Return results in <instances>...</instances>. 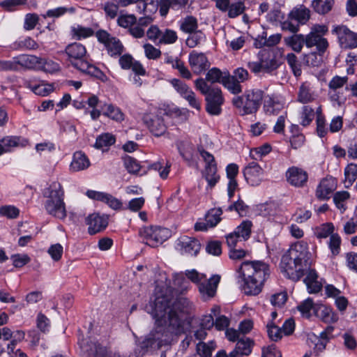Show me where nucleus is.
Masks as SVG:
<instances>
[{
  "mask_svg": "<svg viewBox=\"0 0 357 357\" xmlns=\"http://www.w3.org/2000/svg\"><path fill=\"white\" fill-rule=\"evenodd\" d=\"M260 214L276 223L283 224L287 221V219L283 216L282 210L277 204L273 202L261 206Z\"/></svg>",
  "mask_w": 357,
  "mask_h": 357,
  "instance_id": "obj_18",
  "label": "nucleus"
},
{
  "mask_svg": "<svg viewBox=\"0 0 357 357\" xmlns=\"http://www.w3.org/2000/svg\"><path fill=\"white\" fill-rule=\"evenodd\" d=\"M245 10V0H238L236 2L230 3L227 15L230 18H235L243 13Z\"/></svg>",
  "mask_w": 357,
  "mask_h": 357,
  "instance_id": "obj_48",
  "label": "nucleus"
},
{
  "mask_svg": "<svg viewBox=\"0 0 357 357\" xmlns=\"http://www.w3.org/2000/svg\"><path fill=\"white\" fill-rule=\"evenodd\" d=\"M311 253L308 245L303 241L291 245L282 257L280 268L287 277L292 280H299L311 266Z\"/></svg>",
  "mask_w": 357,
  "mask_h": 357,
  "instance_id": "obj_2",
  "label": "nucleus"
},
{
  "mask_svg": "<svg viewBox=\"0 0 357 357\" xmlns=\"http://www.w3.org/2000/svg\"><path fill=\"white\" fill-rule=\"evenodd\" d=\"M331 32L336 36L342 49L357 48V33L350 30L346 25H334Z\"/></svg>",
  "mask_w": 357,
  "mask_h": 357,
  "instance_id": "obj_10",
  "label": "nucleus"
},
{
  "mask_svg": "<svg viewBox=\"0 0 357 357\" xmlns=\"http://www.w3.org/2000/svg\"><path fill=\"white\" fill-rule=\"evenodd\" d=\"M264 98V92L259 89L247 91L242 96H236L232 100L233 105L237 108H242L243 114L256 112Z\"/></svg>",
  "mask_w": 357,
  "mask_h": 357,
  "instance_id": "obj_7",
  "label": "nucleus"
},
{
  "mask_svg": "<svg viewBox=\"0 0 357 357\" xmlns=\"http://www.w3.org/2000/svg\"><path fill=\"white\" fill-rule=\"evenodd\" d=\"M285 44L296 52H301L305 44V38L303 34H294L284 38Z\"/></svg>",
  "mask_w": 357,
  "mask_h": 357,
  "instance_id": "obj_34",
  "label": "nucleus"
},
{
  "mask_svg": "<svg viewBox=\"0 0 357 357\" xmlns=\"http://www.w3.org/2000/svg\"><path fill=\"white\" fill-rule=\"evenodd\" d=\"M40 57L31 54H20L15 56L17 70L20 68L25 69H38L40 66Z\"/></svg>",
  "mask_w": 357,
  "mask_h": 357,
  "instance_id": "obj_27",
  "label": "nucleus"
},
{
  "mask_svg": "<svg viewBox=\"0 0 357 357\" xmlns=\"http://www.w3.org/2000/svg\"><path fill=\"white\" fill-rule=\"evenodd\" d=\"M43 195L45 200L64 199L65 192L61 184L58 181L52 182L43 190Z\"/></svg>",
  "mask_w": 357,
  "mask_h": 357,
  "instance_id": "obj_28",
  "label": "nucleus"
},
{
  "mask_svg": "<svg viewBox=\"0 0 357 357\" xmlns=\"http://www.w3.org/2000/svg\"><path fill=\"white\" fill-rule=\"evenodd\" d=\"M341 238L337 234H332L328 242L329 248L333 255L339 254L340 250Z\"/></svg>",
  "mask_w": 357,
  "mask_h": 357,
  "instance_id": "obj_63",
  "label": "nucleus"
},
{
  "mask_svg": "<svg viewBox=\"0 0 357 357\" xmlns=\"http://www.w3.org/2000/svg\"><path fill=\"white\" fill-rule=\"evenodd\" d=\"M181 29L188 33H191L197 31V20L193 16H187L181 23Z\"/></svg>",
  "mask_w": 357,
  "mask_h": 357,
  "instance_id": "obj_47",
  "label": "nucleus"
},
{
  "mask_svg": "<svg viewBox=\"0 0 357 357\" xmlns=\"http://www.w3.org/2000/svg\"><path fill=\"white\" fill-rule=\"evenodd\" d=\"M90 166L88 157L82 151H76L73 156L70 165L72 172H79L87 169Z\"/></svg>",
  "mask_w": 357,
  "mask_h": 357,
  "instance_id": "obj_30",
  "label": "nucleus"
},
{
  "mask_svg": "<svg viewBox=\"0 0 357 357\" xmlns=\"http://www.w3.org/2000/svg\"><path fill=\"white\" fill-rule=\"evenodd\" d=\"M222 211L220 208L210 209L205 215V221L197 222L195 225L196 231H205L208 228L215 227L222 220Z\"/></svg>",
  "mask_w": 357,
  "mask_h": 357,
  "instance_id": "obj_15",
  "label": "nucleus"
},
{
  "mask_svg": "<svg viewBox=\"0 0 357 357\" xmlns=\"http://www.w3.org/2000/svg\"><path fill=\"white\" fill-rule=\"evenodd\" d=\"M304 38L305 46L309 48L316 46L319 56H322L328 47L327 39L316 31H310L308 34L304 35Z\"/></svg>",
  "mask_w": 357,
  "mask_h": 357,
  "instance_id": "obj_21",
  "label": "nucleus"
},
{
  "mask_svg": "<svg viewBox=\"0 0 357 357\" xmlns=\"http://www.w3.org/2000/svg\"><path fill=\"white\" fill-rule=\"evenodd\" d=\"M192 304L185 297L175 299L166 295L155 298L151 314L155 328L140 343L142 349H160L167 344L172 334L183 331V320L191 313Z\"/></svg>",
  "mask_w": 357,
  "mask_h": 357,
  "instance_id": "obj_1",
  "label": "nucleus"
},
{
  "mask_svg": "<svg viewBox=\"0 0 357 357\" xmlns=\"http://www.w3.org/2000/svg\"><path fill=\"white\" fill-rule=\"evenodd\" d=\"M38 69L49 73H54L60 70V66L58 63L51 60L40 58V66Z\"/></svg>",
  "mask_w": 357,
  "mask_h": 357,
  "instance_id": "obj_53",
  "label": "nucleus"
},
{
  "mask_svg": "<svg viewBox=\"0 0 357 357\" xmlns=\"http://www.w3.org/2000/svg\"><path fill=\"white\" fill-rule=\"evenodd\" d=\"M123 163L126 169L130 174H137L140 170V165L137 160L129 155L123 158Z\"/></svg>",
  "mask_w": 357,
  "mask_h": 357,
  "instance_id": "obj_55",
  "label": "nucleus"
},
{
  "mask_svg": "<svg viewBox=\"0 0 357 357\" xmlns=\"http://www.w3.org/2000/svg\"><path fill=\"white\" fill-rule=\"evenodd\" d=\"M44 208L46 212L60 220H64L67 216V211L64 199L45 200Z\"/></svg>",
  "mask_w": 357,
  "mask_h": 357,
  "instance_id": "obj_22",
  "label": "nucleus"
},
{
  "mask_svg": "<svg viewBox=\"0 0 357 357\" xmlns=\"http://www.w3.org/2000/svg\"><path fill=\"white\" fill-rule=\"evenodd\" d=\"M13 45V48L15 50H36L39 47L38 44L31 37H26L22 40L16 41Z\"/></svg>",
  "mask_w": 357,
  "mask_h": 357,
  "instance_id": "obj_37",
  "label": "nucleus"
},
{
  "mask_svg": "<svg viewBox=\"0 0 357 357\" xmlns=\"http://www.w3.org/2000/svg\"><path fill=\"white\" fill-rule=\"evenodd\" d=\"M139 235L146 245L155 248L168 239L171 233L167 228L150 225L141 228Z\"/></svg>",
  "mask_w": 357,
  "mask_h": 357,
  "instance_id": "obj_8",
  "label": "nucleus"
},
{
  "mask_svg": "<svg viewBox=\"0 0 357 357\" xmlns=\"http://www.w3.org/2000/svg\"><path fill=\"white\" fill-rule=\"evenodd\" d=\"M271 151V146L265 144L261 146L252 149L250 151V156L255 160H261L264 156L268 154Z\"/></svg>",
  "mask_w": 357,
  "mask_h": 357,
  "instance_id": "obj_51",
  "label": "nucleus"
},
{
  "mask_svg": "<svg viewBox=\"0 0 357 357\" xmlns=\"http://www.w3.org/2000/svg\"><path fill=\"white\" fill-rule=\"evenodd\" d=\"M347 76H334L328 83V96L332 101L340 103L346 100L345 91L349 90Z\"/></svg>",
  "mask_w": 357,
  "mask_h": 357,
  "instance_id": "obj_11",
  "label": "nucleus"
},
{
  "mask_svg": "<svg viewBox=\"0 0 357 357\" xmlns=\"http://www.w3.org/2000/svg\"><path fill=\"white\" fill-rule=\"evenodd\" d=\"M334 226L331 222L322 224L315 229V236L318 238H326L333 234Z\"/></svg>",
  "mask_w": 357,
  "mask_h": 357,
  "instance_id": "obj_50",
  "label": "nucleus"
},
{
  "mask_svg": "<svg viewBox=\"0 0 357 357\" xmlns=\"http://www.w3.org/2000/svg\"><path fill=\"white\" fill-rule=\"evenodd\" d=\"M267 333L269 338L274 342H277L282 337V329L273 323L267 324Z\"/></svg>",
  "mask_w": 357,
  "mask_h": 357,
  "instance_id": "obj_59",
  "label": "nucleus"
},
{
  "mask_svg": "<svg viewBox=\"0 0 357 357\" xmlns=\"http://www.w3.org/2000/svg\"><path fill=\"white\" fill-rule=\"evenodd\" d=\"M93 347L94 349L93 351V357H121L119 354L112 352L109 348L103 347L98 342L93 343Z\"/></svg>",
  "mask_w": 357,
  "mask_h": 357,
  "instance_id": "obj_45",
  "label": "nucleus"
},
{
  "mask_svg": "<svg viewBox=\"0 0 357 357\" xmlns=\"http://www.w3.org/2000/svg\"><path fill=\"white\" fill-rule=\"evenodd\" d=\"M189 65L196 75H200L209 68L211 63L204 53L192 51L188 56Z\"/></svg>",
  "mask_w": 357,
  "mask_h": 357,
  "instance_id": "obj_14",
  "label": "nucleus"
},
{
  "mask_svg": "<svg viewBox=\"0 0 357 357\" xmlns=\"http://www.w3.org/2000/svg\"><path fill=\"white\" fill-rule=\"evenodd\" d=\"M143 48L145 55L149 59L155 60L161 56V51L150 43L144 44Z\"/></svg>",
  "mask_w": 357,
  "mask_h": 357,
  "instance_id": "obj_61",
  "label": "nucleus"
},
{
  "mask_svg": "<svg viewBox=\"0 0 357 357\" xmlns=\"http://www.w3.org/2000/svg\"><path fill=\"white\" fill-rule=\"evenodd\" d=\"M171 84L174 86V88L176 90V91L183 98L187 94H188L192 90L188 87V86L178 79H173L171 81Z\"/></svg>",
  "mask_w": 357,
  "mask_h": 357,
  "instance_id": "obj_62",
  "label": "nucleus"
},
{
  "mask_svg": "<svg viewBox=\"0 0 357 357\" xmlns=\"http://www.w3.org/2000/svg\"><path fill=\"white\" fill-rule=\"evenodd\" d=\"M162 32V29H160L157 25H151L146 34L149 40L159 46V40H160Z\"/></svg>",
  "mask_w": 357,
  "mask_h": 357,
  "instance_id": "obj_57",
  "label": "nucleus"
},
{
  "mask_svg": "<svg viewBox=\"0 0 357 357\" xmlns=\"http://www.w3.org/2000/svg\"><path fill=\"white\" fill-rule=\"evenodd\" d=\"M349 197L350 195L347 191L337 192L333 195V202L342 213L347 210L346 204Z\"/></svg>",
  "mask_w": 357,
  "mask_h": 357,
  "instance_id": "obj_42",
  "label": "nucleus"
},
{
  "mask_svg": "<svg viewBox=\"0 0 357 357\" xmlns=\"http://www.w3.org/2000/svg\"><path fill=\"white\" fill-rule=\"evenodd\" d=\"M72 32L74 37L78 40L90 37L94 33V31L91 28L84 27L79 25L76 27H73L72 29Z\"/></svg>",
  "mask_w": 357,
  "mask_h": 357,
  "instance_id": "obj_56",
  "label": "nucleus"
},
{
  "mask_svg": "<svg viewBox=\"0 0 357 357\" xmlns=\"http://www.w3.org/2000/svg\"><path fill=\"white\" fill-rule=\"evenodd\" d=\"M27 140L18 136H7L0 140V156L3 153L11 152L14 148L24 146Z\"/></svg>",
  "mask_w": 357,
  "mask_h": 357,
  "instance_id": "obj_25",
  "label": "nucleus"
},
{
  "mask_svg": "<svg viewBox=\"0 0 357 357\" xmlns=\"http://www.w3.org/2000/svg\"><path fill=\"white\" fill-rule=\"evenodd\" d=\"M253 341L248 337H243L237 341L235 349L230 352L231 357H243L252 352Z\"/></svg>",
  "mask_w": 357,
  "mask_h": 357,
  "instance_id": "obj_29",
  "label": "nucleus"
},
{
  "mask_svg": "<svg viewBox=\"0 0 357 357\" xmlns=\"http://www.w3.org/2000/svg\"><path fill=\"white\" fill-rule=\"evenodd\" d=\"M206 40L205 34L200 30L191 33L186 39V45L190 48H194Z\"/></svg>",
  "mask_w": 357,
  "mask_h": 357,
  "instance_id": "obj_46",
  "label": "nucleus"
},
{
  "mask_svg": "<svg viewBox=\"0 0 357 357\" xmlns=\"http://www.w3.org/2000/svg\"><path fill=\"white\" fill-rule=\"evenodd\" d=\"M319 316L325 323H335L337 321L338 317L332 308L322 305L318 310Z\"/></svg>",
  "mask_w": 357,
  "mask_h": 357,
  "instance_id": "obj_41",
  "label": "nucleus"
},
{
  "mask_svg": "<svg viewBox=\"0 0 357 357\" xmlns=\"http://www.w3.org/2000/svg\"><path fill=\"white\" fill-rule=\"evenodd\" d=\"M224 76L222 75V71L218 68H212L206 74V77L204 79L207 83H221Z\"/></svg>",
  "mask_w": 357,
  "mask_h": 357,
  "instance_id": "obj_52",
  "label": "nucleus"
},
{
  "mask_svg": "<svg viewBox=\"0 0 357 357\" xmlns=\"http://www.w3.org/2000/svg\"><path fill=\"white\" fill-rule=\"evenodd\" d=\"M215 347V343L213 341L208 343L199 342L196 345V352L194 354H199L202 357H211Z\"/></svg>",
  "mask_w": 357,
  "mask_h": 357,
  "instance_id": "obj_39",
  "label": "nucleus"
},
{
  "mask_svg": "<svg viewBox=\"0 0 357 357\" xmlns=\"http://www.w3.org/2000/svg\"><path fill=\"white\" fill-rule=\"evenodd\" d=\"M288 296L286 291H281L272 294L270 297V302L275 308H282L286 303Z\"/></svg>",
  "mask_w": 357,
  "mask_h": 357,
  "instance_id": "obj_54",
  "label": "nucleus"
},
{
  "mask_svg": "<svg viewBox=\"0 0 357 357\" xmlns=\"http://www.w3.org/2000/svg\"><path fill=\"white\" fill-rule=\"evenodd\" d=\"M137 22L134 15H121L117 19L118 24L123 28H130Z\"/></svg>",
  "mask_w": 357,
  "mask_h": 357,
  "instance_id": "obj_60",
  "label": "nucleus"
},
{
  "mask_svg": "<svg viewBox=\"0 0 357 357\" xmlns=\"http://www.w3.org/2000/svg\"><path fill=\"white\" fill-rule=\"evenodd\" d=\"M335 188L336 185L333 178H324L317 188L316 196L321 200L328 199Z\"/></svg>",
  "mask_w": 357,
  "mask_h": 357,
  "instance_id": "obj_26",
  "label": "nucleus"
},
{
  "mask_svg": "<svg viewBox=\"0 0 357 357\" xmlns=\"http://www.w3.org/2000/svg\"><path fill=\"white\" fill-rule=\"evenodd\" d=\"M65 52L72 65L82 73L96 77L103 82L107 80V75L101 70L85 59L86 49L82 44L71 43L66 47Z\"/></svg>",
  "mask_w": 357,
  "mask_h": 357,
  "instance_id": "obj_4",
  "label": "nucleus"
},
{
  "mask_svg": "<svg viewBox=\"0 0 357 357\" xmlns=\"http://www.w3.org/2000/svg\"><path fill=\"white\" fill-rule=\"evenodd\" d=\"M315 98L316 96L311 84L308 82L302 83L298 89L297 100L306 104L314 101Z\"/></svg>",
  "mask_w": 357,
  "mask_h": 357,
  "instance_id": "obj_31",
  "label": "nucleus"
},
{
  "mask_svg": "<svg viewBox=\"0 0 357 357\" xmlns=\"http://www.w3.org/2000/svg\"><path fill=\"white\" fill-rule=\"evenodd\" d=\"M282 98L276 94L268 95L264 98V109L270 115H277L283 108Z\"/></svg>",
  "mask_w": 357,
  "mask_h": 357,
  "instance_id": "obj_23",
  "label": "nucleus"
},
{
  "mask_svg": "<svg viewBox=\"0 0 357 357\" xmlns=\"http://www.w3.org/2000/svg\"><path fill=\"white\" fill-rule=\"evenodd\" d=\"M258 58L261 63L264 72H271L276 69L278 66L274 50H261L258 54Z\"/></svg>",
  "mask_w": 357,
  "mask_h": 357,
  "instance_id": "obj_24",
  "label": "nucleus"
},
{
  "mask_svg": "<svg viewBox=\"0 0 357 357\" xmlns=\"http://www.w3.org/2000/svg\"><path fill=\"white\" fill-rule=\"evenodd\" d=\"M177 245L182 254L190 256H196L201 248V243L199 240L187 236L181 237L178 240Z\"/></svg>",
  "mask_w": 357,
  "mask_h": 357,
  "instance_id": "obj_20",
  "label": "nucleus"
},
{
  "mask_svg": "<svg viewBox=\"0 0 357 357\" xmlns=\"http://www.w3.org/2000/svg\"><path fill=\"white\" fill-rule=\"evenodd\" d=\"M195 88L205 96L206 111L213 116H218L222 112V105L225 99L222 91L218 87L208 85L204 78H198L195 81Z\"/></svg>",
  "mask_w": 357,
  "mask_h": 357,
  "instance_id": "obj_6",
  "label": "nucleus"
},
{
  "mask_svg": "<svg viewBox=\"0 0 357 357\" xmlns=\"http://www.w3.org/2000/svg\"><path fill=\"white\" fill-rule=\"evenodd\" d=\"M333 328L328 326L326 330L322 331L319 336H315L314 349L317 351H322L325 349L326 345L329 340L328 335L333 332Z\"/></svg>",
  "mask_w": 357,
  "mask_h": 357,
  "instance_id": "obj_43",
  "label": "nucleus"
},
{
  "mask_svg": "<svg viewBox=\"0 0 357 357\" xmlns=\"http://www.w3.org/2000/svg\"><path fill=\"white\" fill-rule=\"evenodd\" d=\"M252 222L249 220H243L234 230L236 234L243 240H248L252 232Z\"/></svg>",
  "mask_w": 357,
  "mask_h": 357,
  "instance_id": "obj_40",
  "label": "nucleus"
},
{
  "mask_svg": "<svg viewBox=\"0 0 357 357\" xmlns=\"http://www.w3.org/2000/svg\"><path fill=\"white\" fill-rule=\"evenodd\" d=\"M178 40V35L174 30L165 28L162 29L160 40H159V46L162 45H172L175 43Z\"/></svg>",
  "mask_w": 357,
  "mask_h": 357,
  "instance_id": "obj_44",
  "label": "nucleus"
},
{
  "mask_svg": "<svg viewBox=\"0 0 357 357\" xmlns=\"http://www.w3.org/2000/svg\"><path fill=\"white\" fill-rule=\"evenodd\" d=\"M246 181L252 186L261 183L264 176V169L255 161L250 162L243 169Z\"/></svg>",
  "mask_w": 357,
  "mask_h": 357,
  "instance_id": "obj_17",
  "label": "nucleus"
},
{
  "mask_svg": "<svg viewBox=\"0 0 357 357\" xmlns=\"http://www.w3.org/2000/svg\"><path fill=\"white\" fill-rule=\"evenodd\" d=\"M301 124L307 126L310 124L314 117V109L309 106L305 105L302 107L301 112Z\"/></svg>",
  "mask_w": 357,
  "mask_h": 357,
  "instance_id": "obj_49",
  "label": "nucleus"
},
{
  "mask_svg": "<svg viewBox=\"0 0 357 357\" xmlns=\"http://www.w3.org/2000/svg\"><path fill=\"white\" fill-rule=\"evenodd\" d=\"M334 5V0H313L312 7L314 10L321 15H324L331 10Z\"/></svg>",
  "mask_w": 357,
  "mask_h": 357,
  "instance_id": "obj_36",
  "label": "nucleus"
},
{
  "mask_svg": "<svg viewBox=\"0 0 357 357\" xmlns=\"http://www.w3.org/2000/svg\"><path fill=\"white\" fill-rule=\"evenodd\" d=\"M222 84L234 94H238L242 91L241 82L234 79L230 75L224 76V78L222 80Z\"/></svg>",
  "mask_w": 357,
  "mask_h": 357,
  "instance_id": "obj_38",
  "label": "nucleus"
},
{
  "mask_svg": "<svg viewBox=\"0 0 357 357\" xmlns=\"http://www.w3.org/2000/svg\"><path fill=\"white\" fill-rule=\"evenodd\" d=\"M287 182L296 188H303L308 181V174L305 170L298 167H291L286 172Z\"/></svg>",
  "mask_w": 357,
  "mask_h": 357,
  "instance_id": "obj_16",
  "label": "nucleus"
},
{
  "mask_svg": "<svg viewBox=\"0 0 357 357\" xmlns=\"http://www.w3.org/2000/svg\"><path fill=\"white\" fill-rule=\"evenodd\" d=\"M116 142L114 135L106 132L97 137L94 147L97 149H103L113 145Z\"/></svg>",
  "mask_w": 357,
  "mask_h": 357,
  "instance_id": "obj_35",
  "label": "nucleus"
},
{
  "mask_svg": "<svg viewBox=\"0 0 357 357\" xmlns=\"http://www.w3.org/2000/svg\"><path fill=\"white\" fill-rule=\"evenodd\" d=\"M0 214L8 218H16L20 214V210L14 206H3L0 207Z\"/></svg>",
  "mask_w": 357,
  "mask_h": 357,
  "instance_id": "obj_64",
  "label": "nucleus"
},
{
  "mask_svg": "<svg viewBox=\"0 0 357 357\" xmlns=\"http://www.w3.org/2000/svg\"><path fill=\"white\" fill-rule=\"evenodd\" d=\"M187 278L196 284L199 295L203 301H209L215 296L221 277L220 275H213L207 278L206 275L195 269L188 270L185 273Z\"/></svg>",
  "mask_w": 357,
  "mask_h": 357,
  "instance_id": "obj_5",
  "label": "nucleus"
},
{
  "mask_svg": "<svg viewBox=\"0 0 357 357\" xmlns=\"http://www.w3.org/2000/svg\"><path fill=\"white\" fill-rule=\"evenodd\" d=\"M291 20H294L298 24H305L310 18V10L304 6H300L298 8H295L289 13Z\"/></svg>",
  "mask_w": 357,
  "mask_h": 357,
  "instance_id": "obj_33",
  "label": "nucleus"
},
{
  "mask_svg": "<svg viewBox=\"0 0 357 357\" xmlns=\"http://www.w3.org/2000/svg\"><path fill=\"white\" fill-rule=\"evenodd\" d=\"M86 223L89 226V233L90 234H95L107 227L108 225V216L94 213L86 218Z\"/></svg>",
  "mask_w": 357,
  "mask_h": 357,
  "instance_id": "obj_19",
  "label": "nucleus"
},
{
  "mask_svg": "<svg viewBox=\"0 0 357 357\" xmlns=\"http://www.w3.org/2000/svg\"><path fill=\"white\" fill-rule=\"evenodd\" d=\"M200 155L206 163L204 176L211 187H213L218 181L220 176L217 174V163L214 156L202 148H199Z\"/></svg>",
  "mask_w": 357,
  "mask_h": 357,
  "instance_id": "obj_12",
  "label": "nucleus"
},
{
  "mask_svg": "<svg viewBox=\"0 0 357 357\" xmlns=\"http://www.w3.org/2000/svg\"><path fill=\"white\" fill-rule=\"evenodd\" d=\"M143 122L149 131L155 136L160 137L167 130V126L162 116L155 114H146L143 116Z\"/></svg>",
  "mask_w": 357,
  "mask_h": 357,
  "instance_id": "obj_13",
  "label": "nucleus"
},
{
  "mask_svg": "<svg viewBox=\"0 0 357 357\" xmlns=\"http://www.w3.org/2000/svg\"><path fill=\"white\" fill-rule=\"evenodd\" d=\"M102 114L110 119L121 123L125 119V114L117 106L113 104H105L102 107Z\"/></svg>",
  "mask_w": 357,
  "mask_h": 357,
  "instance_id": "obj_32",
  "label": "nucleus"
},
{
  "mask_svg": "<svg viewBox=\"0 0 357 357\" xmlns=\"http://www.w3.org/2000/svg\"><path fill=\"white\" fill-rule=\"evenodd\" d=\"M95 35L98 42L104 45L110 56L116 58L123 52L125 48L121 40L112 36L107 31L100 29Z\"/></svg>",
  "mask_w": 357,
  "mask_h": 357,
  "instance_id": "obj_9",
  "label": "nucleus"
},
{
  "mask_svg": "<svg viewBox=\"0 0 357 357\" xmlns=\"http://www.w3.org/2000/svg\"><path fill=\"white\" fill-rule=\"evenodd\" d=\"M174 285L178 287V291L181 293L187 291L190 288V283L185 276L182 274H175L174 275Z\"/></svg>",
  "mask_w": 357,
  "mask_h": 357,
  "instance_id": "obj_58",
  "label": "nucleus"
},
{
  "mask_svg": "<svg viewBox=\"0 0 357 357\" xmlns=\"http://www.w3.org/2000/svg\"><path fill=\"white\" fill-rule=\"evenodd\" d=\"M244 284L243 289L247 295H258L262 289L264 282L268 278L269 266L261 261L242 263L238 270Z\"/></svg>",
  "mask_w": 357,
  "mask_h": 357,
  "instance_id": "obj_3",
  "label": "nucleus"
}]
</instances>
